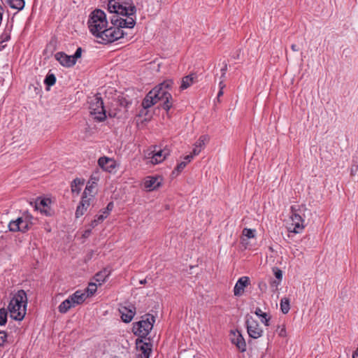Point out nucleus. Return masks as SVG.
<instances>
[{
  "mask_svg": "<svg viewBox=\"0 0 358 358\" xmlns=\"http://www.w3.org/2000/svg\"><path fill=\"white\" fill-rule=\"evenodd\" d=\"M118 102L120 106H122L126 109L131 105V101L128 100L125 96H119Z\"/></svg>",
  "mask_w": 358,
  "mask_h": 358,
  "instance_id": "f704fd0d",
  "label": "nucleus"
},
{
  "mask_svg": "<svg viewBox=\"0 0 358 358\" xmlns=\"http://www.w3.org/2000/svg\"><path fill=\"white\" fill-rule=\"evenodd\" d=\"M229 339L240 352H243L246 350V343L240 331H231L229 334Z\"/></svg>",
  "mask_w": 358,
  "mask_h": 358,
  "instance_id": "f8f14e48",
  "label": "nucleus"
},
{
  "mask_svg": "<svg viewBox=\"0 0 358 358\" xmlns=\"http://www.w3.org/2000/svg\"><path fill=\"white\" fill-rule=\"evenodd\" d=\"M194 155L191 153L190 155H188L185 157V162L189 163L191 162V160L193 159Z\"/></svg>",
  "mask_w": 358,
  "mask_h": 358,
  "instance_id": "09e8293b",
  "label": "nucleus"
},
{
  "mask_svg": "<svg viewBox=\"0 0 358 358\" xmlns=\"http://www.w3.org/2000/svg\"><path fill=\"white\" fill-rule=\"evenodd\" d=\"M85 179L83 178H75L71 184V189L72 193H76L77 194H79L81 191L80 186L83 185L85 184Z\"/></svg>",
  "mask_w": 358,
  "mask_h": 358,
  "instance_id": "4be33fe9",
  "label": "nucleus"
},
{
  "mask_svg": "<svg viewBox=\"0 0 358 358\" xmlns=\"http://www.w3.org/2000/svg\"><path fill=\"white\" fill-rule=\"evenodd\" d=\"M136 24V21L129 17L128 20L120 18L118 27L122 29V28H133Z\"/></svg>",
  "mask_w": 358,
  "mask_h": 358,
  "instance_id": "cd10ccee",
  "label": "nucleus"
},
{
  "mask_svg": "<svg viewBox=\"0 0 358 358\" xmlns=\"http://www.w3.org/2000/svg\"><path fill=\"white\" fill-rule=\"evenodd\" d=\"M306 208L302 206L296 208L295 206L291 207V222L287 227L288 231L295 234L301 233L305 227L304 220L302 218V211Z\"/></svg>",
  "mask_w": 358,
  "mask_h": 358,
  "instance_id": "39448f33",
  "label": "nucleus"
},
{
  "mask_svg": "<svg viewBox=\"0 0 358 358\" xmlns=\"http://www.w3.org/2000/svg\"><path fill=\"white\" fill-rule=\"evenodd\" d=\"M160 185L161 182L158 181V178L153 176L148 177V179L144 182L145 187L149 189V190L156 189Z\"/></svg>",
  "mask_w": 358,
  "mask_h": 358,
  "instance_id": "aec40b11",
  "label": "nucleus"
},
{
  "mask_svg": "<svg viewBox=\"0 0 358 358\" xmlns=\"http://www.w3.org/2000/svg\"><path fill=\"white\" fill-rule=\"evenodd\" d=\"M291 48H292V50L293 51H298V50H299V49H298V48H297V47H296V45H295V44H292V45H291Z\"/></svg>",
  "mask_w": 358,
  "mask_h": 358,
  "instance_id": "6e6d98bb",
  "label": "nucleus"
},
{
  "mask_svg": "<svg viewBox=\"0 0 358 358\" xmlns=\"http://www.w3.org/2000/svg\"><path fill=\"white\" fill-rule=\"evenodd\" d=\"M220 71H221V78H222V76H224V69H221Z\"/></svg>",
  "mask_w": 358,
  "mask_h": 358,
  "instance_id": "052dcab7",
  "label": "nucleus"
},
{
  "mask_svg": "<svg viewBox=\"0 0 358 358\" xmlns=\"http://www.w3.org/2000/svg\"><path fill=\"white\" fill-rule=\"evenodd\" d=\"M108 10L110 13L129 17L136 13V8L134 5L124 6L121 0H109Z\"/></svg>",
  "mask_w": 358,
  "mask_h": 358,
  "instance_id": "6e6552de",
  "label": "nucleus"
},
{
  "mask_svg": "<svg viewBox=\"0 0 358 358\" xmlns=\"http://www.w3.org/2000/svg\"><path fill=\"white\" fill-rule=\"evenodd\" d=\"M98 224L99 223L97 222V221L95 219H94L93 220L91 221L90 227L92 228H94L95 227H96L98 225Z\"/></svg>",
  "mask_w": 358,
  "mask_h": 358,
  "instance_id": "864d4df0",
  "label": "nucleus"
},
{
  "mask_svg": "<svg viewBox=\"0 0 358 358\" xmlns=\"http://www.w3.org/2000/svg\"><path fill=\"white\" fill-rule=\"evenodd\" d=\"M52 41L47 45L46 48H48L50 45H51Z\"/></svg>",
  "mask_w": 358,
  "mask_h": 358,
  "instance_id": "69168bd1",
  "label": "nucleus"
},
{
  "mask_svg": "<svg viewBox=\"0 0 358 358\" xmlns=\"http://www.w3.org/2000/svg\"><path fill=\"white\" fill-rule=\"evenodd\" d=\"M250 283V278L248 276H243L240 278L236 282L234 288V294L236 296H242L244 293V289Z\"/></svg>",
  "mask_w": 358,
  "mask_h": 358,
  "instance_id": "ddd939ff",
  "label": "nucleus"
},
{
  "mask_svg": "<svg viewBox=\"0 0 358 358\" xmlns=\"http://www.w3.org/2000/svg\"><path fill=\"white\" fill-rule=\"evenodd\" d=\"M358 170V166L357 165H354L352 166L351 168V174L352 175H354Z\"/></svg>",
  "mask_w": 358,
  "mask_h": 358,
  "instance_id": "603ef678",
  "label": "nucleus"
},
{
  "mask_svg": "<svg viewBox=\"0 0 358 358\" xmlns=\"http://www.w3.org/2000/svg\"><path fill=\"white\" fill-rule=\"evenodd\" d=\"M144 341L142 338H136V345L138 351L137 358H149L152 352V344L150 342V338Z\"/></svg>",
  "mask_w": 358,
  "mask_h": 358,
  "instance_id": "9b49d317",
  "label": "nucleus"
},
{
  "mask_svg": "<svg viewBox=\"0 0 358 358\" xmlns=\"http://www.w3.org/2000/svg\"><path fill=\"white\" fill-rule=\"evenodd\" d=\"M245 324L247 331L250 338L257 339L263 335V329L260 327L257 320L253 318L252 316L247 315L245 316Z\"/></svg>",
  "mask_w": 358,
  "mask_h": 358,
  "instance_id": "9d476101",
  "label": "nucleus"
},
{
  "mask_svg": "<svg viewBox=\"0 0 358 358\" xmlns=\"http://www.w3.org/2000/svg\"><path fill=\"white\" fill-rule=\"evenodd\" d=\"M10 39V29H6L0 36V44L8 41Z\"/></svg>",
  "mask_w": 358,
  "mask_h": 358,
  "instance_id": "72a5a7b5",
  "label": "nucleus"
},
{
  "mask_svg": "<svg viewBox=\"0 0 358 358\" xmlns=\"http://www.w3.org/2000/svg\"><path fill=\"white\" fill-rule=\"evenodd\" d=\"M121 3H123L124 6H129V5H134L131 0L124 1H121Z\"/></svg>",
  "mask_w": 358,
  "mask_h": 358,
  "instance_id": "5fc2aeb1",
  "label": "nucleus"
},
{
  "mask_svg": "<svg viewBox=\"0 0 358 358\" xmlns=\"http://www.w3.org/2000/svg\"><path fill=\"white\" fill-rule=\"evenodd\" d=\"M56 80L57 79L55 74L48 73L44 80V83L48 87H50L55 84Z\"/></svg>",
  "mask_w": 358,
  "mask_h": 358,
  "instance_id": "2f4dec72",
  "label": "nucleus"
},
{
  "mask_svg": "<svg viewBox=\"0 0 358 358\" xmlns=\"http://www.w3.org/2000/svg\"><path fill=\"white\" fill-rule=\"evenodd\" d=\"M97 289L96 284L94 282L89 283L88 287L87 288V296L93 295Z\"/></svg>",
  "mask_w": 358,
  "mask_h": 358,
  "instance_id": "4c0bfd02",
  "label": "nucleus"
},
{
  "mask_svg": "<svg viewBox=\"0 0 358 358\" xmlns=\"http://www.w3.org/2000/svg\"><path fill=\"white\" fill-rule=\"evenodd\" d=\"M90 113L97 122H103L106 119V111L102 98L99 94H96L90 101Z\"/></svg>",
  "mask_w": 358,
  "mask_h": 358,
  "instance_id": "423d86ee",
  "label": "nucleus"
},
{
  "mask_svg": "<svg viewBox=\"0 0 358 358\" xmlns=\"http://www.w3.org/2000/svg\"><path fill=\"white\" fill-rule=\"evenodd\" d=\"M125 36H127V33L122 29H120L118 27H110L109 28L106 27L103 29V31H101L100 36L98 38L101 39L98 42L101 44H110L120 38H124Z\"/></svg>",
  "mask_w": 358,
  "mask_h": 358,
  "instance_id": "0eeeda50",
  "label": "nucleus"
},
{
  "mask_svg": "<svg viewBox=\"0 0 358 358\" xmlns=\"http://www.w3.org/2000/svg\"><path fill=\"white\" fill-rule=\"evenodd\" d=\"M194 78L195 77H194V74H189L188 76H184L181 80L180 90L182 91L189 87L194 83Z\"/></svg>",
  "mask_w": 358,
  "mask_h": 358,
  "instance_id": "b1692460",
  "label": "nucleus"
},
{
  "mask_svg": "<svg viewBox=\"0 0 358 358\" xmlns=\"http://www.w3.org/2000/svg\"><path fill=\"white\" fill-rule=\"evenodd\" d=\"M55 58L59 64L64 67H72L76 64L72 56L66 55L64 52H59L55 55Z\"/></svg>",
  "mask_w": 358,
  "mask_h": 358,
  "instance_id": "4468645a",
  "label": "nucleus"
},
{
  "mask_svg": "<svg viewBox=\"0 0 358 358\" xmlns=\"http://www.w3.org/2000/svg\"><path fill=\"white\" fill-rule=\"evenodd\" d=\"M157 103V100L155 97L150 94V92H149L143 99L142 101V106L145 109H148L151 106H154Z\"/></svg>",
  "mask_w": 358,
  "mask_h": 358,
  "instance_id": "393cba45",
  "label": "nucleus"
},
{
  "mask_svg": "<svg viewBox=\"0 0 358 358\" xmlns=\"http://www.w3.org/2000/svg\"><path fill=\"white\" fill-rule=\"evenodd\" d=\"M139 282H140L141 285H145V284H146L147 280H146V279L141 280L139 281Z\"/></svg>",
  "mask_w": 358,
  "mask_h": 358,
  "instance_id": "bf43d9fd",
  "label": "nucleus"
},
{
  "mask_svg": "<svg viewBox=\"0 0 358 358\" xmlns=\"http://www.w3.org/2000/svg\"><path fill=\"white\" fill-rule=\"evenodd\" d=\"M82 52H83V49H82V48L79 47L77 48L74 55H71L73 59L75 60L76 63L77 59L81 57Z\"/></svg>",
  "mask_w": 358,
  "mask_h": 358,
  "instance_id": "79ce46f5",
  "label": "nucleus"
},
{
  "mask_svg": "<svg viewBox=\"0 0 358 358\" xmlns=\"http://www.w3.org/2000/svg\"><path fill=\"white\" fill-rule=\"evenodd\" d=\"M28 303L27 293L24 289L18 290L11 298L8 306L10 317L17 321H22L27 312Z\"/></svg>",
  "mask_w": 358,
  "mask_h": 358,
  "instance_id": "f257e3e1",
  "label": "nucleus"
},
{
  "mask_svg": "<svg viewBox=\"0 0 358 358\" xmlns=\"http://www.w3.org/2000/svg\"><path fill=\"white\" fill-rule=\"evenodd\" d=\"M224 93V85H222V80H221L220 82V90L218 92V94H217V101L220 102V97L222 96Z\"/></svg>",
  "mask_w": 358,
  "mask_h": 358,
  "instance_id": "c03bdc74",
  "label": "nucleus"
},
{
  "mask_svg": "<svg viewBox=\"0 0 358 358\" xmlns=\"http://www.w3.org/2000/svg\"><path fill=\"white\" fill-rule=\"evenodd\" d=\"M352 358H358V348L353 353Z\"/></svg>",
  "mask_w": 358,
  "mask_h": 358,
  "instance_id": "13d9d810",
  "label": "nucleus"
},
{
  "mask_svg": "<svg viewBox=\"0 0 358 358\" xmlns=\"http://www.w3.org/2000/svg\"><path fill=\"white\" fill-rule=\"evenodd\" d=\"M96 186V182H91L88 181L87 186L83 193V195L87 196L88 197H91L92 199H94L96 191L94 190Z\"/></svg>",
  "mask_w": 358,
  "mask_h": 358,
  "instance_id": "5701e85b",
  "label": "nucleus"
},
{
  "mask_svg": "<svg viewBox=\"0 0 358 358\" xmlns=\"http://www.w3.org/2000/svg\"><path fill=\"white\" fill-rule=\"evenodd\" d=\"M94 180H96V178H93L92 177L90 178V180L91 182H95Z\"/></svg>",
  "mask_w": 358,
  "mask_h": 358,
  "instance_id": "e2e57ef3",
  "label": "nucleus"
},
{
  "mask_svg": "<svg viewBox=\"0 0 358 358\" xmlns=\"http://www.w3.org/2000/svg\"><path fill=\"white\" fill-rule=\"evenodd\" d=\"M51 203V200L50 199H42L38 203L36 202V208H39L42 213H44L47 216H52L54 213V211L50 208L49 205Z\"/></svg>",
  "mask_w": 358,
  "mask_h": 358,
  "instance_id": "a211bd4d",
  "label": "nucleus"
},
{
  "mask_svg": "<svg viewBox=\"0 0 358 358\" xmlns=\"http://www.w3.org/2000/svg\"><path fill=\"white\" fill-rule=\"evenodd\" d=\"M142 320L134 323L133 331L138 338H142L147 341V336L152 329L154 323L155 322V317L151 314H145L142 317Z\"/></svg>",
  "mask_w": 358,
  "mask_h": 358,
  "instance_id": "20e7f679",
  "label": "nucleus"
},
{
  "mask_svg": "<svg viewBox=\"0 0 358 358\" xmlns=\"http://www.w3.org/2000/svg\"><path fill=\"white\" fill-rule=\"evenodd\" d=\"M164 156L167 157L170 155V149L167 146L164 147V149H160Z\"/></svg>",
  "mask_w": 358,
  "mask_h": 358,
  "instance_id": "49530a36",
  "label": "nucleus"
},
{
  "mask_svg": "<svg viewBox=\"0 0 358 358\" xmlns=\"http://www.w3.org/2000/svg\"><path fill=\"white\" fill-rule=\"evenodd\" d=\"M298 249H296L295 252H294V255H296L297 253Z\"/></svg>",
  "mask_w": 358,
  "mask_h": 358,
  "instance_id": "338daca9",
  "label": "nucleus"
},
{
  "mask_svg": "<svg viewBox=\"0 0 358 358\" xmlns=\"http://www.w3.org/2000/svg\"><path fill=\"white\" fill-rule=\"evenodd\" d=\"M99 166L105 171L111 172L116 166L115 161L107 157H101L98 159Z\"/></svg>",
  "mask_w": 358,
  "mask_h": 358,
  "instance_id": "f3484780",
  "label": "nucleus"
},
{
  "mask_svg": "<svg viewBox=\"0 0 358 358\" xmlns=\"http://www.w3.org/2000/svg\"><path fill=\"white\" fill-rule=\"evenodd\" d=\"M298 249H296L295 252H294V255H296L297 253Z\"/></svg>",
  "mask_w": 358,
  "mask_h": 358,
  "instance_id": "774afa93",
  "label": "nucleus"
},
{
  "mask_svg": "<svg viewBox=\"0 0 358 358\" xmlns=\"http://www.w3.org/2000/svg\"><path fill=\"white\" fill-rule=\"evenodd\" d=\"M121 318L125 323L130 322L136 313V307L134 305H130L129 307L122 306L120 308Z\"/></svg>",
  "mask_w": 358,
  "mask_h": 358,
  "instance_id": "2eb2a0df",
  "label": "nucleus"
},
{
  "mask_svg": "<svg viewBox=\"0 0 358 358\" xmlns=\"http://www.w3.org/2000/svg\"><path fill=\"white\" fill-rule=\"evenodd\" d=\"M243 235L248 237V238H254L255 230L245 228L243 230Z\"/></svg>",
  "mask_w": 358,
  "mask_h": 358,
  "instance_id": "58836bf2",
  "label": "nucleus"
},
{
  "mask_svg": "<svg viewBox=\"0 0 358 358\" xmlns=\"http://www.w3.org/2000/svg\"><path fill=\"white\" fill-rule=\"evenodd\" d=\"M114 206L113 202L110 201L108 203L106 208L103 211V213L104 215H107V216L109 215L110 212L113 210Z\"/></svg>",
  "mask_w": 358,
  "mask_h": 358,
  "instance_id": "37998d69",
  "label": "nucleus"
},
{
  "mask_svg": "<svg viewBox=\"0 0 358 358\" xmlns=\"http://www.w3.org/2000/svg\"><path fill=\"white\" fill-rule=\"evenodd\" d=\"M92 233V229H87L84 231V234H83V236L84 238H87L90 236V235Z\"/></svg>",
  "mask_w": 358,
  "mask_h": 358,
  "instance_id": "8fccbe9b",
  "label": "nucleus"
},
{
  "mask_svg": "<svg viewBox=\"0 0 358 358\" xmlns=\"http://www.w3.org/2000/svg\"><path fill=\"white\" fill-rule=\"evenodd\" d=\"M201 150V148L198 147V145H195V148L193 149L192 154L194 156L197 155L200 153Z\"/></svg>",
  "mask_w": 358,
  "mask_h": 358,
  "instance_id": "de8ad7c7",
  "label": "nucleus"
},
{
  "mask_svg": "<svg viewBox=\"0 0 358 358\" xmlns=\"http://www.w3.org/2000/svg\"><path fill=\"white\" fill-rule=\"evenodd\" d=\"M120 18L119 17V15H117V14H114L111 17H110V22L111 24L113 25V27H118L119 26V22L120 21Z\"/></svg>",
  "mask_w": 358,
  "mask_h": 358,
  "instance_id": "ea45409f",
  "label": "nucleus"
},
{
  "mask_svg": "<svg viewBox=\"0 0 358 358\" xmlns=\"http://www.w3.org/2000/svg\"><path fill=\"white\" fill-rule=\"evenodd\" d=\"M8 335L6 332L3 331H0V347L3 346L4 343L7 341Z\"/></svg>",
  "mask_w": 358,
  "mask_h": 358,
  "instance_id": "a19ab883",
  "label": "nucleus"
},
{
  "mask_svg": "<svg viewBox=\"0 0 358 358\" xmlns=\"http://www.w3.org/2000/svg\"><path fill=\"white\" fill-rule=\"evenodd\" d=\"M10 7L20 10L24 7V0H7Z\"/></svg>",
  "mask_w": 358,
  "mask_h": 358,
  "instance_id": "c85d7f7f",
  "label": "nucleus"
},
{
  "mask_svg": "<svg viewBox=\"0 0 358 358\" xmlns=\"http://www.w3.org/2000/svg\"><path fill=\"white\" fill-rule=\"evenodd\" d=\"M72 307H75V305L73 303L70 299V297L69 296L68 299L62 302V303L59 306L58 310L61 313H66Z\"/></svg>",
  "mask_w": 358,
  "mask_h": 358,
  "instance_id": "a878e982",
  "label": "nucleus"
},
{
  "mask_svg": "<svg viewBox=\"0 0 358 358\" xmlns=\"http://www.w3.org/2000/svg\"><path fill=\"white\" fill-rule=\"evenodd\" d=\"M87 24L91 34L98 38L108 25L106 13L101 9L94 10L90 15Z\"/></svg>",
  "mask_w": 358,
  "mask_h": 358,
  "instance_id": "7ed1b4c3",
  "label": "nucleus"
},
{
  "mask_svg": "<svg viewBox=\"0 0 358 358\" xmlns=\"http://www.w3.org/2000/svg\"><path fill=\"white\" fill-rule=\"evenodd\" d=\"M274 275H275V278L278 280V281L274 280V281H273L272 283H273V285H275L277 287L280 284V280H282V272L280 269L276 268L274 270Z\"/></svg>",
  "mask_w": 358,
  "mask_h": 358,
  "instance_id": "e433bc0d",
  "label": "nucleus"
},
{
  "mask_svg": "<svg viewBox=\"0 0 358 358\" xmlns=\"http://www.w3.org/2000/svg\"><path fill=\"white\" fill-rule=\"evenodd\" d=\"M94 180H96V178H93L92 177L90 178V180L91 182H95Z\"/></svg>",
  "mask_w": 358,
  "mask_h": 358,
  "instance_id": "680f3d73",
  "label": "nucleus"
},
{
  "mask_svg": "<svg viewBox=\"0 0 358 358\" xmlns=\"http://www.w3.org/2000/svg\"><path fill=\"white\" fill-rule=\"evenodd\" d=\"M107 217V215H104L103 213L102 215H96L95 220L97 221L98 223H100L104 220L105 218Z\"/></svg>",
  "mask_w": 358,
  "mask_h": 358,
  "instance_id": "a18cd8bd",
  "label": "nucleus"
},
{
  "mask_svg": "<svg viewBox=\"0 0 358 358\" xmlns=\"http://www.w3.org/2000/svg\"><path fill=\"white\" fill-rule=\"evenodd\" d=\"M7 310L4 308L0 309V325H5L7 322Z\"/></svg>",
  "mask_w": 358,
  "mask_h": 358,
  "instance_id": "c9c22d12",
  "label": "nucleus"
},
{
  "mask_svg": "<svg viewBox=\"0 0 358 358\" xmlns=\"http://www.w3.org/2000/svg\"><path fill=\"white\" fill-rule=\"evenodd\" d=\"M203 136L200 137L196 145H198V147L201 148L202 145L204 144V141L202 139Z\"/></svg>",
  "mask_w": 358,
  "mask_h": 358,
  "instance_id": "3c124183",
  "label": "nucleus"
},
{
  "mask_svg": "<svg viewBox=\"0 0 358 358\" xmlns=\"http://www.w3.org/2000/svg\"><path fill=\"white\" fill-rule=\"evenodd\" d=\"M110 273L111 271L110 269L103 268L95 274L94 279L96 282H99V285H101L106 281V278L110 275Z\"/></svg>",
  "mask_w": 358,
  "mask_h": 358,
  "instance_id": "412c9836",
  "label": "nucleus"
},
{
  "mask_svg": "<svg viewBox=\"0 0 358 358\" xmlns=\"http://www.w3.org/2000/svg\"><path fill=\"white\" fill-rule=\"evenodd\" d=\"M290 309L289 300L287 298H282L280 301V310L284 314H287Z\"/></svg>",
  "mask_w": 358,
  "mask_h": 358,
  "instance_id": "7c9ffc66",
  "label": "nucleus"
},
{
  "mask_svg": "<svg viewBox=\"0 0 358 358\" xmlns=\"http://www.w3.org/2000/svg\"><path fill=\"white\" fill-rule=\"evenodd\" d=\"M279 335L280 336H285V329H282L280 332L279 333Z\"/></svg>",
  "mask_w": 358,
  "mask_h": 358,
  "instance_id": "4d7b16f0",
  "label": "nucleus"
},
{
  "mask_svg": "<svg viewBox=\"0 0 358 358\" xmlns=\"http://www.w3.org/2000/svg\"><path fill=\"white\" fill-rule=\"evenodd\" d=\"M166 158V157L164 156L160 150H155L153 156L152 157V162L155 164H159L162 162Z\"/></svg>",
  "mask_w": 358,
  "mask_h": 358,
  "instance_id": "c756f323",
  "label": "nucleus"
},
{
  "mask_svg": "<svg viewBox=\"0 0 358 358\" xmlns=\"http://www.w3.org/2000/svg\"><path fill=\"white\" fill-rule=\"evenodd\" d=\"M173 81L168 79L159 85H156L151 90L150 94L152 95L157 101H164L162 107L166 111H169L173 106V97L169 90L173 87Z\"/></svg>",
  "mask_w": 358,
  "mask_h": 358,
  "instance_id": "f03ea898",
  "label": "nucleus"
},
{
  "mask_svg": "<svg viewBox=\"0 0 358 358\" xmlns=\"http://www.w3.org/2000/svg\"><path fill=\"white\" fill-rule=\"evenodd\" d=\"M5 47V45H3L2 44H0V50H1L2 48H3Z\"/></svg>",
  "mask_w": 358,
  "mask_h": 358,
  "instance_id": "0e129e2a",
  "label": "nucleus"
},
{
  "mask_svg": "<svg viewBox=\"0 0 358 358\" xmlns=\"http://www.w3.org/2000/svg\"><path fill=\"white\" fill-rule=\"evenodd\" d=\"M255 314L261 317V322L265 326H269V321L271 320V317L266 313H263L261 308H257L255 310Z\"/></svg>",
  "mask_w": 358,
  "mask_h": 358,
  "instance_id": "bb28decb",
  "label": "nucleus"
},
{
  "mask_svg": "<svg viewBox=\"0 0 358 358\" xmlns=\"http://www.w3.org/2000/svg\"><path fill=\"white\" fill-rule=\"evenodd\" d=\"M32 218L31 215L24 214L22 217H19L15 220L10 221L8 224L9 231L26 233L31 229L33 224L31 222Z\"/></svg>",
  "mask_w": 358,
  "mask_h": 358,
  "instance_id": "1a4fd4ad",
  "label": "nucleus"
},
{
  "mask_svg": "<svg viewBox=\"0 0 358 358\" xmlns=\"http://www.w3.org/2000/svg\"><path fill=\"white\" fill-rule=\"evenodd\" d=\"M92 199L91 197L82 195L81 201L76 208L75 213L76 217L78 218L84 215L87 208L90 207Z\"/></svg>",
  "mask_w": 358,
  "mask_h": 358,
  "instance_id": "dca6fc26",
  "label": "nucleus"
},
{
  "mask_svg": "<svg viewBox=\"0 0 358 358\" xmlns=\"http://www.w3.org/2000/svg\"><path fill=\"white\" fill-rule=\"evenodd\" d=\"M186 166H187V162H181L176 166V167L172 171L171 175L172 176H178L180 173H181L183 171V169L185 168Z\"/></svg>",
  "mask_w": 358,
  "mask_h": 358,
  "instance_id": "473e14b6",
  "label": "nucleus"
},
{
  "mask_svg": "<svg viewBox=\"0 0 358 358\" xmlns=\"http://www.w3.org/2000/svg\"><path fill=\"white\" fill-rule=\"evenodd\" d=\"M69 297L76 306V305L83 303L85 301L87 296L81 290H77L73 294L69 296Z\"/></svg>",
  "mask_w": 358,
  "mask_h": 358,
  "instance_id": "6ab92c4d",
  "label": "nucleus"
}]
</instances>
